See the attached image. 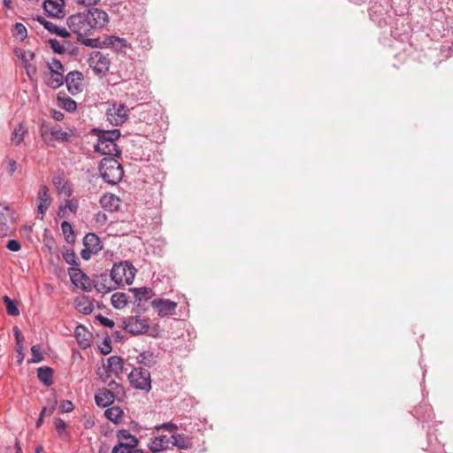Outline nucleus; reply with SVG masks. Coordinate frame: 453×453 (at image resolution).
Returning a JSON list of instances; mask_svg holds the SVG:
<instances>
[{"label": "nucleus", "instance_id": "f257e3e1", "mask_svg": "<svg viewBox=\"0 0 453 453\" xmlns=\"http://www.w3.org/2000/svg\"><path fill=\"white\" fill-rule=\"evenodd\" d=\"M108 22V14L99 8L87 9L69 16L66 19L70 32L77 35L78 41L92 48L97 46L98 39L90 36L95 31L104 27Z\"/></svg>", "mask_w": 453, "mask_h": 453}, {"label": "nucleus", "instance_id": "f03ea898", "mask_svg": "<svg viewBox=\"0 0 453 453\" xmlns=\"http://www.w3.org/2000/svg\"><path fill=\"white\" fill-rule=\"evenodd\" d=\"M119 137L120 131L118 129L100 131L95 150L107 157H119L121 151L115 142Z\"/></svg>", "mask_w": 453, "mask_h": 453}, {"label": "nucleus", "instance_id": "7ed1b4c3", "mask_svg": "<svg viewBox=\"0 0 453 453\" xmlns=\"http://www.w3.org/2000/svg\"><path fill=\"white\" fill-rule=\"evenodd\" d=\"M98 168L102 179L111 185L118 184L124 175L122 165L116 157H104Z\"/></svg>", "mask_w": 453, "mask_h": 453}, {"label": "nucleus", "instance_id": "20e7f679", "mask_svg": "<svg viewBox=\"0 0 453 453\" xmlns=\"http://www.w3.org/2000/svg\"><path fill=\"white\" fill-rule=\"evenodd\" d=\"M135 273L136 269L134 265L128 261H124L113 265L110 277L111 280L118 287L123 283L130 285L134 281Z\"/></svg>", "mask_w": 453, "mask_h": 453}, {"label": "nucleus", "instance_id": "39448f33", "mask_svg": "<svg viewBox=\"0 0 453 453\" xmlns=\"http://www.w3.org/2000/svg\"><path fill=\"white\" fill-rule=\"evenodd\" d=\"M123 328L132 335H155L154 334L150 333V319L138 314L125 318L123 319Z\"/></svg>", "mask_w": 453, "mask_h": 453}, {"label": "nucleus", "instance_id": "423d86ee", "mask_svg": "<svg viewBox=\"0 0 453 453\" xmlns=\"http://www.w3.org/2000/svg\"><path fill=\"white\" fill-rule=\"evenodd\" d=\"M131 385L137 389L149 392L151 388L150 373L147 369L134 368L128 375Z\"/></svg>", "mask_w": 453, "mask_h": 453}, {"label": "nucleus", "instance_id": "0eeeda50", "mask_svg": "<svg viewBox=\"0 0 453 453\" xmlns=\"http://www.w3.org/2000/svg\"><path fill=\"white\" fill-rule=\"evenodd\" d=\"M15 230L13 211L4 203H0V235L9 236Z\"/></svg>", "mask_w": 453, "mask_h": 453}, {"label": "nucleus", "instance_id": "6e6552de", "mask_svg": "<svg viewBox=\"0 0 453 453\" xmlns=\"http://www.w3.org/2000/svg\"><path fill=\"white\" fill-rule=\"evenodd\" d=\"M128 111L125 104L114 103L107 109V120L113 126H121L127 120Z\"/></svg>", "mask_w": 453, "mask_h": 453}, {"label": "nucleus", "instance_id": "1a4fd4ad", "mask_svg": "<svg viewBox=\"0 0 453 453\" xmlns=\"http://www.w3.org/2000/svg\"><path fill=\"white\" fill-rule=\"evenodd\" d=\"M151 306L157 315L163 318L175 314L177 303L169 299L157 298L151 302Z\"/></svg>", "mask_w": 453, "mask_h": 453}, {"label": "nucleus", "instance_id": "9d476101", "mask_svg": "<svg viewBox=\"0 0 453 453\" xmlns=\"http://www.w3.org/2000/svg\"><path fill=\"white\" fill-rule=\"evenodd\" d=\"M88 65L96 74H104L109 71L110 60L102 52H95L88 59Z\"/></svg>", "mask_w": 453, "mask_h": 453}, {"label": "nucleus", "instance_id": "9b49d317", "mask_svg": "<svg viewBox=\"0 0 453 453\" xmlns=\"http://www.w3.org/2000/svg\"><path fill=\"white\" fill-rule=\"evenodd\" d=\"M42 7L45 12L52 18L62 19L65 15L64 0H45Z\"/></svg>", "mask_w": 453, "mask_h": 453}, {"label": "nucleus", "instance_id": "f8f14e48", "mask_svg": "<svg viewBox=\"0 0 453 453\" xmlns=\"http://www.w3.org/2000/svg\"><path fill=\"white\" fill-rule=\"evenodd\" d=\"M82 73L78 71L70 72L65 77L64 82L66 84L67 89L72 95H77L82 91Z\"/></svg>", "mask_w": 453, "mask_h": 453}, {"label": "nucleus", "instance_id": "ddd939ff", "mask_svg": "<svg viewBox=\"0 0 453 453\" xmlns=\"http://www.w3.org/2000/svg\"><path fill=\"white\" fill-rule=\"evenodd\" d=\"M93 281L95 288L103 294L110 293L117 288L115 283L112 284L111 277L109 278L106 273L97 275Z\"/></svg>", "mask_w": 453, "mask_h": 453}, {"label": "nucleus", "instance_id": "4468645a", "mask_svg": "<svg viewBox=\"0 0 453 453\" xmlns=\"http://www.w3.org/2000/svg\"><path fill=\"white\" fill-rule=\"evenodd\" d=\"M38 206L37 211L38 213L41 214V219H42L45 212L49 209L51 203V198L49 195V189L45 185H41L38 191Z\"/></svg>", "mask_w": 453, "mask_h": 453}, {"label": "nucleus", "instance_id": "2eb2a0df", "mask_svg": "<svg viewBox=\"0 0 453 453\" xmlns=\"http://www.w3.org/2000/svg\"><path fill=\"white\" fill-rule=\"evenodd\" d=\"M115 400H117V397L109 390H106V388L99 389L95 395V402L99 407H108L112 404Z\"/></svg>", "mask_w": 453, "mask_h": 453}, {"label": "nucleus", "instance_id": "dca6fc26", "mask_svg": "<svg viewBox=\"0 0 453 453\" xmlns=\"http://www.w3.org/2000/svg\"><path fill=\"white\" fill-rule=\"evenodd\" d=\"M129 291L133 293L137 306H141L154 296L152 288L147 287L132 288H129Z\"/></svg>", "mask_w": 453, "mask_h": 453}, {"label": "nucleus", "instance_id": "f3484780", "mask_svg": "<svg viewBox=\"0 0 453 453\" xmlns=\"http://www.w3.org/2000/svg\"><path fill=\"white\" fill-rule=\"evenodd\" d=\"M123 371V359L119 356L110 357L107 360L106 373L107 376L111 374L119 376Z\"/></svg>", "mask_w": 453, "mask_h": 453}, {"label": "nucleus", "instance_id": "a211bd4d", "mask_svg": "<svg viewBox=\"0 0 453 453\" xmlns=\"http://www.w3.org/2000/svg\"><path fill=\"white\" fill-rule=\"evenodd\" d=\"M171 438L173 439L172 444L178 449L188 450L193 448L192 438L184 434H173Z\"/></svg>", "mask_w": 453, "mask_h": 453}, {"label": "nucleus", "instance_id": "6ab92c4d", "mask_svg": "<svg viewBox=\"0 0 453 453\" xmlns=\"http://www.w3.org/2000/svg\"><path fill=\"white\" fill-rule=\"evenodd\" d=\"M68 274L72 282L75 286H79L83 289H86L84 281L88 280V276L78 267H70L68 269Z\"/></svg>", "mask_w": 453, "mask_h": 453}, {"label": "nucleus", "instance_id": "aec40b11", "mask_svg": "<svg viewBox=\"0 0 453 453\" xmlns=\"http://www.w3.org/2000/svg\"><path fill=\"white\" fill-rule=\"evenodd\" d=\"M83 245L93 250L94 254H97L103 249L99 237L94 233H88L84 236Z\"/></svg>", "mask_w": 453, "mask_h": 453}, {"label": "nucleus", "instance_id": "412c9836", "mask_svg": "<svg viewBox=\"0 0 453 453\" xmlns=\"http://www.w3.org/2000/svg\"><path fill=\"white\" fill-rule=\"evenodd\" d=\"M75 337L81 348L86 349L90 346L91 334L84 326L79 325L76 326Z\"/></svg>", "mask_w": 453, "mask_h": 453}, {"label": "nucleus", "instance_id": "4be33fe9", "mask_svg": "<svg viewBox=\"0 0 453 453\" xmlns=\"http://www.w3.org/2000/svg\"><path fill=\"white\" fill-rule=\"evenodd\" d=\"M53 370L48 366L39 367L37 369L38 380L46 387H50L53 383L52 380Z\"/></svg>", "mask_w": 453, "mask_h": 453}, {"label": "nucleus", "instance_id": "5701e85b", "mask_svg": "<svg viewBox=\"0 0 453 453\" xmlns=\"http://www.w3.org/2000/svg\"><path fill=\"white\" fill-rule=\"evenodd\" d=\"M64 73L54 71L50 72V77L46 80V84L53 89H57L64 84Z\"/></svg>", "mask_w": 453, "mask_h": 453}, {"label": "nucleus", "instance_id": "b1692460", "mask_svg": "<svg viewBox=\"0 0 453 453\" xmlns=\"http://www.w3.org/2000/svg\"><path fill=\"white\" fill-rule=\"evenodd\" d=\"M104 416L114 424H119L121 421L123 411L119 406H112L105 410Z\"/></svg>", "mask_w": 453, "mask_h": 453}, {"label": "nucleus", "instance_id": "393cba45", "mask_svg": "<svg viewBox=\"0 0 453 453\" xmlns=\"http://www.w3.org/2000/svg\"><path fill=\"white\" fill-rule=\"evenodd\" d=\"M106 41L107 44L117 52L123 51L127 47V42L124 38L111 36Z\"/></svg>", "mask_w": 453, "mask_h": 453}, {"label": "nucleus", "instance_id": "a878e982", "mask_svg": "<svg viewBox=\"0 0 453 453\" xmlns=\"http://www.w3.org/2000/svg\"><path fill=\"white\" fill-rule=\"evenodd\" d=\"M101 204L104 208L112 211L119 208V198L114 195H104L101 198Z\"/></svg>", "mask_w": 453, "mask_h": 453}, {"label": "nucleus", "instance_id": "bb28decb", "mask_svg": "<svg viewBox=\"0 0 453 453\" xmlns=\"http://www.w3.org/2000/svg\"><path fill=\"white\" fill-rule=\"evenodd\" d=\"M58 102L59 107L65 109V111H67L69 112H73L77 109L76 102L69 96H62L59 95V96H58Z\"/></svg>", "mask_w": 453, "mask_h": 453}, {"label": "nucleus", "instance_id": "cd10ccee", "mask_svg": "<svg viewBox=\"0 0 453 453\" xmlns=\"http://www.w3.org/2000/svg\"><path fill=\"white\" fill-rule=\"evenodd\" d=\"M106 390H109L114 396H116L119 402L122 401L126 396L123 386L114 380L109 382Z\"/></svg>", "mask_w": 453, "mask_h": 453}, {"label": "nucleus", "instance_id": "c85d7f7f", "mask_svg": "<svg viewBox=\"0 0 453 453\" xmlns=\"http://www.w3.org/2000/svg\"><path fill=\"white\" fill-rule=\"evenodd\" d=\"M27 133V129L22 124H19L13 130L12 134V142L16 145H19L23 140L25 134Z\"/></svg>", "mask_w": 453, "mask_h": 453}, {"label": "nucleus", "instance_id": "c756f323", "mask_svg": "<svg viewBox=\"0 0 453 453\" xmlns=\"http://www.w3.org/2000/svg\"><path fill=\"white\" fill-rule=\"evenodd\" d=\"M111 301L115 309H123L127 304V296L125 293L118 292L111 296Z\"/></svg>", "mask_w": 453, "mask_h": 453}, {"label": "nucleus", "instance_id": "7c9ffc66", "mask_svg": "<svg viewBox=\"0 0 453 453\" xmlns=\"http://www.w3.org/2000/svg\"><path fill=\"white\" fill-rule=\"evenodd\" d=\"M117 437L119 440V441H124V442H126L127 444H131L134 447H137V445H138L137 438L134 435L131 434L129 433V431H127V430H125V429L119 430L117 434Z\"/></svg>", "mask_w": 453, "mask_h": 453}, {"label": "nucleus", "instance_id": "2f4dec72", "mask_svg": "<svg viewBox=\"0 0 453 453\" xmlns=\"http://www.w3.org/2000/svg\"><path fill=\"white\" fill-rule=\"evenodd\" d=\"M4 303L6 306V311L8 315L15 317L19 314V310L18 307V302L15 300L11 299L9 296H4L3 297Z\"/></svg>", "mask_w": 453, "mask_h": 453}, {"label": "nucleus", "instance_id": "473e14b6", "mask_svg": "<svg viewBox=\"0 0 453 453\" xmlns=\"http://www.w3.org/2000/svg\"><path fill=\"white\" fill-rule=\"evenodd\" d=\"M137 361L139 364H142L148 367L153 366L157 362L156 357L153 355V353L149 352V351H144V352L141 353L137 357Z\"/></svg>", "mask_w": 453, "mask_h": 453}, {"label": "nucleus", "instance_id": "72a5a7b5", "mask_svg": "<svg viewBox=\"0 0 453 453\" xmlns=\"http://www.w3.org/2000/svg\"><path fill=\"white\" fill-rule=\"evenodd\" d=\"M55 428L58 434V436L63 440H68L70 438L69 433L66 431V423L60 418H58L54 421Z\"/></svg>", "mask_w": 453, "mask_h": 453}, {"label": "nucleus", "instance_id": "f704fd0d", "mask_svg": "<svg viewBox=\"0 0 453 453\" xmlns=\"http://www.w3.org/2000/svg\"><path fill=\"white\" fill-rule=\"evenodd\" d=\"M76 309L84 315L90 314L93 311V305L86 297L78 300L76 303Z\"/></svg>", "mask_w": 453, "mask_h": 453}, {"label": "nucleus", "instance_id": "c9c22d12", "mask_svg": "<svg viewBox=\"0 0 453 453\" xmlns=\"http://www.w3.org/2000/svg\"><path fill=\"white\" fill-rule=\"evenodd\" d=\"M52 137L60 142H67L71 137V134L64 131L60 127H53L50 128Z\"/></svg>", "mask_w": 453, "mask_h": 453}, {"label": "nucleus", "instance_id": "e433bc0d", "mask_svg": "<svg viewBox=\"0 0 453 453\" xmlns=\"http://www.w3.org/2000/svg\"><path fill=\"white\" fill-rule=\"evenodd\" d=\"M27 55L33 59L35 57V53L32 51L25 52V54L22 56V60L25 62V69L27 76L29 78H33L34 75L36 73V68L34 65L28 63V60L27 59Z\"/></svg>", "mask_w": 453, "mask_h": 453}, {"label": "nucleus", "instance_id": "4c0bfd02", "mask_svg": "<svg viewBox=\"0 0 453 453\" xmlns=\"http://www.w3.org/2000/svg\"><path fill=\"white\" fill-rule=\"evenodd\" d=\"M61 230L67 242H74L75 235L73 230L71 224L67 221H63L61 223Z\"/></svg>", "mask_w": 453, "mask_h": 453}, {"label": "nucleus", "instance_id": "58836bf2", "mask_svg": "<svg viewBox=\"0 0 453 453\" xmlns=\"http://www.w3.org/2000/svg\"><path fill=\"white\" fill-rule=\"evenodd\" d=\"M148 447L152 453H159L166 449L165 445L162 443V439L157 437L150 439Z\"/></svg>", "mask_w": 453, "mask_h": 453}, {"label": "nucleus", "instance_id": "ea45409f", "mask_svg": "<svg viewBox=\"0 0 453 453\" xmlns=\"http://www.w3.org/2000/svg\"><path fill=\"white\" fill-rule=\"evenodd\" d=\"M63 258L66 264L72 265V267H78L80 261L73 250H67L63 253Z\"/></svg>", "mask_w": 453, "mask_h": 453}, {"label": "nucleus", "instance_id": "a19ab883", "mask_svg": "<svg viewBox=\"0 0 453 453\" xmlns=\"http://www.w3.org/2000/svg\"><path fill=\"white\" fill-rule=\"evenodd\" d=\"M50 29L48 30L50 34H55L60 37L66 38L70 35L69 28L66 29L64 27H59L55 23H51L50 26Z\"/></svg>", "mask_w": 453, "mask_h": 453}, {"label": "nucleus", "instance_id": "79ce46f5", "mask_svg": "<svg viewBox=\"0 0 453 453\" xmlns=\"http://www.w3.org/2000/svg\"><path fill=\"white\" fill-rule=\"evenodd\" d=\"M135 447L127 444L124 441H119L117 445H115L111 450V453H132V449Z\"/></svg>", "mask_w": 453, "mask_h": 453}, {"label": "nucleus", "instance_id": "37998d69", "mask_svg": "<svg viewBox=\"0 0 453 453\" xmlns=\"http://www.w3.org/2000/svg\"><path fill=\"white\" fill-rule=\"evenodd\" d=\"M32 357L29 363H40L43 360V356L41 352V346L39 344L31 347Z\"/></svg>", "mask_w": 453, "mask_h": 453}, {"label": "nucleus", "instance_id": "c03bdc74", "mask_svg": "<svg viewBox=\"0 0 453 453\" xmlns=\"http://www.w3.org/2000/svg\"><path fill=\"white\" fill-rule=\"evenodd\" d=\"M13 35L19 37L21 41L27 38V31L26 27L21 23H16L14 26Z\"/></svg>", "mask_w": 453, "mask_h": 453}, {"label": "nucleus", "instance_id": "a18cd8bd", "mask_svg": "<svg viewBox=\"0 0 453 453\" xmlns=\"http://www.w3.org/2000/svg\"><path fill=\"white\" fill-rule=\"evenodd\" d=\"M49 44L55 53L63 54L66 50L65 45L57 39H50Z\"/></svg>", "mask_w": 453, "mask_h": 453}, {"label": "nucleus", "instance_id": "49530a36", "mask_svg": "<svg viewBox=\"0 0 453 453\" xmlns=\"http://www.w3.org/2000/svg\"><path fill=\"white\" fill-rule=\"evenodd\" d=\"M47 67H48L50 72H54V71H58V72H61V73L65 72L64 65L57 58H53L51 63H48L47 64Z\"/></svg>", "mask_w": 453, "mask_h": 453}, {"label": "nucleus", "instance_id": "de8ad7c7", "mask_svg": "<svg viewBox=\"0 0 453 453\" xmlns=\"http://www.w3.org/2000/svg\"><path fill=\"white\" fill-rule=\"evenodd\" d=\"M96 318L104 326H107L110 328L114 326V321L112 319H110L103 316L102 314H98Z\"/></svg>", "mask_w": 453, "mask_h": 453}, {"label": "nucleus", "instance_id": "09e8293b", "mask_svg": "<svg viewBox=\"0 0 453 453\" xmlns=\"http://www.w3.org/2000/svg\"><path fill=\"white\" fill-rule=\"evenodd\" d=\"M59 410L61 412H70L73 410V404L69 400H65L59 405Z\"/></svg>", "mask_w": 453, "mask_h": 453}, {"label": "nucleus", "instance_id": "8fccbe9b", "mask_svg": "<svg viewBox=\"0 0 453 453\" xmlns=\"http://www.w3.org/2000/svg\"><path fill=\"white\" fill-rule=\"evenodd\" d=\"M100 351L103 355H107L111 351V340L106 338L103 342V346L100 347Z\"/></svg>", "mask_w": 453, "mask_h": 453}, {"label": "nucleus", "instance_id": "3c124183", "mask_svg": "<svg viewBox=\"0 0 453 453\" xmlns=\"http://www.w3.org/2000/svg\"><path fill=\"white\" fill-rule=\"evenodd\" d=\"M6 248L11 251L16 252L21 249V246L17 240H10L6 244Z\"/></svg>", "mask_w": 453, "mask_h": 453}, {"label": "nucleus", "instance_id": "603ef678", "mask_svg": "<svg viewBox=\"0 0 453 453\" xmlns=\"http://www.w3.org/2000/svg\"><path fill=\"white\" fill-rule=\"evenodd\" d=\"M73 2L78 5H82L86 7H89L96 4L100 2V0H73Z\"/></svg>", "mask_w": 453, "mask_h": 453}, {"label": "nucleus", "instance_id": "864d4df0", "mask_svg": "<svg viewBox=\"0 0 453 453\" xmlns=\"http://www.w3.org/2000/svg\"><path fill=\"white\" fill-rule=\"evenodd\" d=\"M23 345H16V351H17V363L18 365H20L24 360V352H23Z\"/></svg>", "mask_w": 453, "mask_h": 453}, {"label": "nucleus", "instance_id": "5fc2aeb1", "mask_svg": "<svg viewBox=\"0 0 453 453\" xmlns=\"http://www.w3.org/2000/svg\"><path fill=\"white\" fill-rule=\"evenodd\" d=\"M13 333H14V336H15V340H16V345H23L22 344V342H23V335L20 332V330L15 326L13 328Z\"/></svg>", "mask_w": 453, "mask_h": 453}, {"label": "nucleus", "instance_id": "6e6d98bb", "mask_svg": "<svg viewBox=\"0 0 453 453\" xmlns=\"http://www.w3.org/2000/svg\"><path fill=\"white\" fill-rule=\"evenodd\" d=\"M92 254H94V251L91 250L90 249L85 247L81 251V256L82 257V259L84 260H88L90 259Z\"/></svg>", "mask_w": 453, "mask_h": 453}, {"label": "nucleus", "instance_id": "4d7b16f0", "mask_svg": "<svg viewBox=\"0 0 453 453\" xmlns=\"http://www.w3.org/2000/svg\"><path fill=\"white\" fill-rule=\"evenodd\" d=\"M157 430L165 429V430H176L177 426L173 423H164L160 426H156Z\"/></svg>", "mask_w": 453, "mask_h": 453}, {"label": "nucleus", "instance_id": "13d9d810", "mask_svg": "<svg viewBox=\"0 0 453 453\" xmlns=\"http://www.w3.org/2000/svg\"><path fill=\"white\" fill-rule=\"evenodd\" d=\"M56 409V403L50 407H43L40 412L41 416L51 415Z\"/></svg>", "mask_w": 453, "mask_h": 453}, {"label": "nucleus", "instance_id": "bf43d9fd", "mask_svg": "<svg viewBox=\"0 0 453 453\" xmlns=\"http://www.w3.org/2000/svg\"><path fill=\"white\" fill-rule=\"evenodd\" d=\"M36 20L43 26V27L48 31L50 29V25L52 23L50 21H48L45 18L42 17V16H38L36 18Z\"/></svg>", "mask_w": 453, "mask_h": 453}, {"label": "nucleus", "instance_id": "052dcab7", "mask_svg": "<svg viewBox=\"0 0 453 453\" xmlns=\"http://www.w3.org/2000/svg\"><path fill=\"white\" fill-rule=\"evenodd\" d=\"M8 165H9V173L11 175H12L17 169L16 161L14 159H10L8 161Z\"/></svg>", "mask_w": 453, "mask_h": 453}, {"label": "nucleus", "instance_id": "680f3d73", "mask_svg": "<svg viewBox=\"0 0 453 453\" xmlns=\"http://www.w3.org/2000/svg\"><path fill=\"white\" fill-rule=\"evenodd\" d=\"M52 118L57 121H61L64 119V113L59 111L54 110L52 111Z\"/></svg>", "mask_w": 453, "mask_h": 453}, {"label": "nucleus", "instance_id": "e2e57ef3", "mask_svg": "<svg viewBox=\"0 0 453 453\" xmlns=\"http://www.w3.org/2000/svg\"><path fill=\"white\" fill-rule=\"evenodd\" d=\"M66 207H67L71 211H76V209H77L76 204H74L72 201H67V202H66Z\"/></svg>", "mask_w": 453, "mask_h": 453}, {"label": "nucleus", "instance_id": "0e129e2a", "mask_svg": "<svg viewBox=\"0 0 453 453\" xmlns=\"http://www.w3.org/2000/svg\"><path fill=\"white\" fill-rule=\"evenodd\" d=\"M156 437L157 438H161L162 439V443L165 445L166 449L168 448L169 439L167 438L166 435H159V436H156Z\"/></svg>", "mask_w": 453, "mask_h": 453}, {"label": "nucleus", "instance_id": "69168bd1", "mask_svg": "<svg viewBox=\"0 0 453 453\" xmlns=\"http://www.w3.org/2000/svg\"><path fill=\"white\" fill-rule=\"evenodd\" d=\"M43 418H44V417H43V416H41V414L39 415V418H38V419H37V421H36V427H37V428H39V427L42 425V423H43Z\"/></svg>", "mask_w": 453, "mask_h": 453}, {"label": "nucleus", "instance_id": "338daca9", "mask_svg": "<svg viewBox=\"0 0 453 453\" xmlns=\"http://www.w3.org/2000/svg\"><path fill=\"white\" fill-rule=\"evenodd\" d=\"M4 5L7 9H12V1L11 0H4Z\"/></svg>", "mask_w": 453, "mask_h": 453}, {"label": "nucleus", "instance_id": "774afa93", "mask_svg": "<svg viewBox=\"0 0 453 453\" xmlns=\"http://www.w3.org/2000/svg\"><path fill=\"white\" fill-rule=\"evenodd\" d=\"M132 453H143V451L142 449L134 448V449H132Z\"/></svg>", "mask_w": 453, "mask_h": 453}]
</instances>
